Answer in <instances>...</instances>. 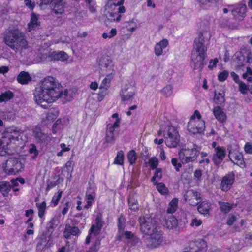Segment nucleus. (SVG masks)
<instances>
[{
  "label": "nucleus",
  "mask_w": 252,
  "mask_h": 252,
  "mask_svg": "<svg viewBox=\"0 0 252 252\" xmlns=\"http://www.w3.org/2000/svg\"><path fill=\"white\" fill-rule=\"evenodd\" d=\"M13 96L14 94L11 91H6L0 94V102H6L13 98Z\"/></svg>",
  "instance_id": "7c9ffc66"
},
{
  "label": "nucleus",
  "mask_w": 252,
  "mask_h": 252,
  "mask_svg": "<svg viewBox=\"0 0 252 252\" xmlns=\"http://www.w3.org/2000/svg\"><path fill=\"white\" fill-rule=\"evenodd\" d=\"M59 115V111L56 109H51L49 110L47 115V120L49 123H51L54 120L56 119Z\"/></svg>",
  "instance_id": "e433bc0d"
},
{
  "label": "nucleus",
  "mask_w": 252,
  "mask_h": 252,
  "mask_svg": "<svg viewBox=\"0 0 252 252\" xmlns=\"http://www.w3.org/2000/svg\"><path fill=\"white\" fill-rule=\"evenodd\" d=\"M61 97H63L66 101L71 100V96L68 95V91L65 89L63 91L58 81L51 76L44 78L34 92V100L36 103L45 109L48 108L49 104Z\"/></svg>",
  "instance_id": "f257e3e1"
},
{
  "label": "nucleus",
  "mask_w": 252,
  "mask_h": 252,
  "mask_svg": "<svg viewBox=\"0 0 252 252\" xmlns=\"http://www.w3.org/2000/svg\"><path fill=\"white\" fill-rule=\"evenodd\" d=\"M122 235H123L126 239L131 240L134 236V235L131 232L128 231H122Z\"/></svg>",
  "instance_id": "bf43d9fd"
},
{
  "label": "nucleus",
  "mask_w": 252,
  "mask_h": 252,
  "mask_svg": "<svg viewBox=\"0 0 252 252\" xmlns=\"http://www.w3.org/2000/svg\"><path fill=\"white\" fill-rule=\"evenodd\" d=\"M168 45V41L167 39H163L157 43L155 47V53L156 56H159L162 55L163 50Z\"/></svg>",
  "instance_id": "b1692460"
},
{
  "label": "nucleus",
  "mask_w": 252,
  "mask_h": 252,
  "mask_svg": "<svg viewBox=\"0 0 252 252\" xmlns=\"http://www.w3.org/2000/svg\"><path fill=\"white\" fill-rule=\"evenodd\" d=\"M236 220V217L234 215H230L227 220V224L231 226Z\"/></svg>",
  "instance_id": "13d9d810"
},
{
  "label": "nucleus",
  "mask_w": 252,
  "mask_h": 252,
  "mask_svg": "<svg viewBox=\"0 0 252 252\" xmlns=\"http://www.w3.org/2000/svg\"><path fill=\"white\" fill-rule=\"evenodd\" d=\"M124 152L122 150L117 153L116 157L114 159V164L123 165L124 163Z\"/></svg>",
  "instance_id": "a19ab883"
},
{
  "label": "nucleus",
  "mask_w": 252,
  "mask_h": 252,
  "mask_svg": "<svg viewBox=\"0 0 252 252\" xmlns=\"http://www.w3.org/2000/svg\"><path fill=\"white\" fill-rule=\"evenodd\" d=\"M228 157L230 161L237 165L242 167L244 165L243 154L238 151L229 152Z\"/></svg>",
  "instance_id": "6ab92c4d"
},
{
  "label": "nucleus",
  "mask_w": 252,
  "mask_h": 252,
  "mask_svg": "<svg viewBox=\"0 0 252 252\" xmlns=\"http://www.w3.org/2000/svg\"><path fill=\"white\" fill-rule=\"evenodd\" d=\"M207 41L204 39L202 33H200L198 37L194 40L191 55L193 69H202L206 64L204 59L207 51Z\"/></svg>",
  "instance_id": "20e7f679"
},
{
  "label": "nucleus",
  "mask_w": 252,
  "mask_h": 252,
  "mask_svg": "<svg viewBox=\"0 0 252 252\" xmlns=\"http://www.w3.org/2000/svg\"><path fill=\"white\" fill-rule=\"evenodd\" d=\"M92 0H85L86 2L90 3ZM51 4L53 7V11L55 14H62L64 11V4L63 0H51Z\"/></svg>",
  "instance_id": "aec40b11"
},
{
  "label": "nucleus",
  "mask_w": 252,
  "mask_h": 252,
  "mask_svg": "<svg viewBox=\"0 0 252 252\" xmlns=\"http://www.w3.org/2000/svg\"><path fill=\"white\" fill-rule=\"evenodd\" d=\"M11 189V184L9 182L6 181L0 182V191L3 196H6Z\"/></svg>",
  "instance_id": "c85d7f7f"
},
{
  "label": "nucleus",
  "mask_w": 252,
  "mask_h": 252,
  "mask_svg": "<svg viewBox=\"0 0 252 252\" xmlns=\"http://www.w3.org/2000/svg\"><path fill=\"white\" fill-rule=\"evenodd\" d=\"M213 112L216 118L220 122H223L226 120V115L219 106L215 107L213 110Z\"/></svg>",
  "instance_id": "393cba45"
},
{
  "label": "nucleus",
  "mask_w": 252,
  "mask_h": 252,
  "mask_svg": "<svg viewBox=\"0 0 252 252\" xmlns=\"http://www.w3.org/2000/svg\"><path fill=\"white\" fill-rule=\"evenodd\" d=\"M245 151L247 153L252 154V144L247 143L244 147Z\"/></svg>",
  "instance_id": "680f3d73"
},
{
  "label": "nucleus",
  "mask_w": 252,
  "mask_h": 252,
  "mask_svg": "<svg viewBox=\"0 0 252 252\" xmlns=\"http://www.w3.org/2000/svg\"><path fill=\"white\" fill-rule=\"evenodd\" d=\"M39 25V21L38 17L35 13H32L31 15L30 22L28 24V29L29 31L34 30Z\"/></svg>",
  "instance_id": "a878e982"
},
{
  "label": "nucleus",
  "mask_w": 252,
  "mask_h": 252,
  "mask_svg": "<svg viewBox=\"0 0 252 252\" xmlns=\"http://www.w3.org/2000/svg\"><path fill=\"white\" fill-rule=\"evenodd\" d=\"M41 56L37 57V59L34 60V63H38L43 61L47 60V61H60L62 62L66 61L68 59V55L64 51H52L47 53V51L43 54L40 53Z\"/></svg>",
  "instance_id": "6e6552de"
},
{
  "label": "nucleus",
  "mask_w": 252,
  "mask_h": 252,
  "mask_svg": "<svg viewBox=\"0 0 252 252\" xmlns=\"http://www.w3.org/2000/svg\"><path fill=\"white\" fill-rule=\"evenodd\" d=\"M63 233L64 236L66 238H68L71 235L75 236L79 235L80 233V231L77 227L71 226L70 224H66Z\"/></svg>",
  "instance_id": "5701e85b"
},
{
  "label": "nucleus",
  "mask_w": 252,
  "mask_h": 252,
  "mask_svg": "<svg viewBox=\"0 0 252 252\" xmlns=\"http://www.w3.org/2000/svg\"><path fill=\"white\" fill-rule=\"evenodd\" d=\"M60 147L61 148V150L57 153L58 157L63 156L64 152H68L70 150L69 145H66L64 143H61Z\"/></svg>",
  "instance_id": "c03bdc74"
},
{
  "label": "nucleus",
  "mask_w": 252,
  "mask_h": 252,
  "mask_svg": "<svg viewBox=\"0 0 252 252\" xmlns=\"http://www.w3.org/2000/svg\"><path fill=\"white\" fill-rule=\"evenodd\" d=\"M202 224V220H197V219L195 218L192 219L191 225V226H199Z\"/></svg>",
  "instance_id": "338daca9"
},
{
  "label": "nucleus",
  "mask_w": 252,
  "mask_h": 252,
  "mask_svg": "<svg viewBox=\"0 0 252 252\" xmlns=\"http://www.w3.org/2000/svg\"><path fill=\"white\" fill-rule=\"evenodd\" d=\"M226 156V151L224 148L220 146H217L214 149L212 155V161L215 166H218L221 163Z\"/></svg>",
  "instance_id": "9b49d317"
},
{
  "label": "nucleus",
  "mask_w": 252,
  "mask_h": 252,
  "mask_svg": "<svg viewBox=\"0 0 252 252\" xmlns=\"http://www.w3.org/2000/svg\"><path fill=\"white\" fill-rule=\"evenodd\" d=\"M62 194L63 191H61L55 194V195L53 196L51 202L54 204V206H55L58 204L62 197Z\"/></svg>",
  "instance_id": "09e8293b"
},
{
  "label": "nucleus",
  "mask_w": 252,
  "mask_h": 252,
  "mask_svg": "<svg viewBox=\"0 0 252 252\" xmlns=\"http://www.w3.org/2000/svg\"><path fill=\"white\" fill-rule=\"evenodd\" d=\"M189 252H205L207 250L206 242L202 239L196 240L189 244Z\"/></svg>",
  "instance_id": "2eb2a0df"
},
{
  "label": "nucleus",
  "mask_w": 252,
  "mask_h": 252,
  "mask_svg": "<svg viewBox=\"0 0 252 252\" xmlns=\"http://www.w3.org/2000/svg\"><path fill=\"white\" fill-rule=\"evenodd\" d=\"M125 227V219L121 215L118 218V228L119 233H121V231H123Z\"/></svg>",
  "instance_id": "a18cd8bd"
},
{
  "label": "nucleus",
  "mask_w": 252,
  "mask_h": 252,
  "mask_svg": "<svg viewBox=\"0 0 252 252\" xmlns=\"http://www.w3.org/2000/svg\"><path fill=\"white\" fill-rule=\"evenodd\" d=\"M28 153L32 155L31 158L32 159H35L38 155L39 152L36 146L34 144H31L28 148Z\"/></svg>",
  "instance_id": "c9c22d12"
},
{
  "label": "nucleus",
  "mask_w": 252,
  "mask_h": 252,
  "mask_svg": "<svg viewBox=\"0 0 252 252\" xmlns=\"http://www.w3.org/2000/svg\"><path fill=\"white\" fill-rule=\"evenodd\" d=\"M233 8V4H227L222 9L223 14H227L229 11L232 12Z\"/></svg>",
  "instance_id": "0e129e2a"
},
{
  "label": "nucleus",
  "mask_w": 252,
  "mask_h": 252,
  "mask_svg": "<svg viewBox=\"0 0 252 252\" xmlns=\"http://www.w3.org/2000/svg\"><path fill=\"white\" fill-rule=\"evenodd\" d=\"M229 72L227 70H223L218 75V79L221 82L225 81L228 77Z\"/></svg>",
  "instance_id": "603ef678"
},
{
  "label": "nucleus",
  "mask_w": 252,
  "mask_h": 252,
  "mask_svg": "<svg viewBox=\"0 0 252 252\" xmlns=\"http://www.w3.org/2000/svg\"><path fill=\"white\" fill-rule=\"evenodd\" d=\"M9 71V67L6 66H0V74H4Z\"/></svg>",
  "instance_id": "774afa93"
},
{
  "label": "nucleus",
  "mask_w": 252,
  "mask_h": 252,
  "mask_svg": "<svg viewBox=\"0 0 252 252\" xmlns=\"http://www.w3.org/2000/svg\"><path fill=\"white\" fill-rule=\"evenodd\" d=\"M23 130L18 127L7 128L0 138V155H10L16 152L21 139L19 136Z\"/></svg>",
  "instance_id": "7ed1b4c3"
},
{
  "label": "nucleus",
  "mask_w": 252,
  "mask_h": 252,
  "mask_svg": "<svg viewBox=\"0 0 252 252\" xmlns=\"http://www.w3.org/2000/svg\"><path fill=\"white\" fill-rule=\"evenodd\" d=\"M149 163L151 169H155L158 165V160L156 157H152L149 159Z\"/></svg>",
  "instance_id": "de8ad7c7"
},
{
  "label": "nucleus",
  "mask_w": 252,
  "mask_h": 252,
  "mask_svg": "<svg viewBox=\"0 0 252 252\" xmlns=\"http://www.w3.org/2000/svg\"><path fill=\"white\" fill-rule=\"evenodd\" d=\"M163 136L167 147L175 148L179 144L180 135L175 127L171 126H167L163 131Z\"/></svg>",
  "instance_id": "423d86ee"
},
{
  "label": "nucleus",
  "mask_w": 252,
  "mask_h": 252,
  "mask_svg": "<svg viewBox=\"0 0 252 252\" xmlns=\"http://www.w3.org/2000/svg\"><path fill=\"white\" fill-rule=\"evenodd\" d=\"M210 206L211 205L209 202L203 201L197 206V210L200 213L207 215L209 213Z\"/></svg>",
  "instance_id": "cd10ccee"
},
{
  "label": "nucleus",
  "mask_w": 252,
  "mask_h": 252,
  "mask_svg": "<svg viewBox=\"0 0 252 252\" xmlns=\"http://www.w3.org/2000/svg\"><path fill=\"white\" fill-rule=\"evenodd\" d=\"M5 172L8 175H16L21 172L24 168V163L19 158H11L2 165Z\"/></svg>",
  "instance_id": "0eeeda50"
},
{
  "label": "nucleus",
  "mask_w": 252,
  "mask_h": 252,
  "mask_svg": "<svg viewBox=\"0 0 252 252\" xmlns=\"http://www.w3.org/2000/svg\"><path fill=\"white\" fill-rule=\"evenodd\" d=\"M234 179L235 176L233 173L226 174L224 176L220 184L221 190L224 192L228 191L232 187Z\"/></svg>",
  "instance_id": "dca6fc26"
},
{
  "label": "nucleus",
  "mask_w": 252,
  "mask_h": 252,
  "mask_svg": "<svg viewBox=\"0 0 252 252\" xmlns=\"http://www.w3.org/2000/svg\"><path fill=\"white\" fill-rule=\"evenodd\" d=\"M36 206L38 210V215L42 219V221H43L44 220V216L47 208L46 203L45 201L41 203H36Z\"/></svg>",
  "instance_id": "bb28decb"
},
{
  "label": "nucleus",
  "mask_w": 252,
  "mask_h": 252,
  "mask_svg": "<svg viewBox=\"0 0 252 252\" xmlns=\"http://www.w3.org/2000/svg\"><path fill=\"white\" fill-rule=\"evenodd\" d=\"M225 94L223 91L217 92H215L214 101L217 105H222L225 102Z\"/></svg>",
  "instance_id": "c756f323"
},
{
  "label": "nucleus",
  "mask_w": 252,
  "mask_h": 252,
  "mask_svg": "<svg viewBox=\"0 0 252 252\" xmlns=\"http://www.w3.org/2000/svg\"><path fill=\"white\" fill-rule=\"evenodd\" d=\"M135 94L134 89L130 85H126L122 88L121 93L122 101L124 102H131Z\"/></svg>",
  "instance_id": "ddd939ff"
},
{
  "label": "nucleus",
  "mask_w": 252,
  "mask_h": 252,
  "mask_svg": "<svg viewBox=\"0 0 252 252\" xmlns=\"http://www.w3.org/2000/svg\"><path fill=\"white\" fill-rule=\"evenodd\" d=\"M162 169L160 168H157L154 175L155 177L159 179H161L162 177Z\"/></svg>",
  "instance_id": "052dcab7"
},
{
  "label": "nucleus",
  "mask_w": 252,
  "mask_h": 252,
  "mask_svg": "<svg viewBox=\"0 0 252 252\" xmlns=\"http://www.w3.org/2000/svg\"><path fill=\"white\" fill-rule=\"evenodd\" d=\"M239 85V89L241 93L243 94H246L248 90V87L244 82L242 81L237 83Z\"/></svg>",
  "instance_id": "3c124183"
},
{
  "label": "nucleus",
  "mask_w": 252,
  "mask_h": 252,
  "mask_svg": "<svg viewBox=\"0 0 252 252\" xmlns=\"http://www.w3.org/2000/svg\"><path fill=\"white\" fill-rule=\"evenodd\" d=\"M121 123V118H117V119H115V122L111 126V129H115L116 128H118L119 127Z\"/></svg>",
  "instance_id": "e2e57ef3"
},
{
  "label": "nucleus",
  "mask_w": 252,
  "mask_h": 252,
  "mask_svg": "<svg viewBox=\"0 0 252 252\" xmlns=\"http://www.w3.org/2000/svg\"><path fill=\"white\" fill-rule=\"evenodd\" d=\"M110 86V76L107 75L106 77L102 80L100 86V90L102 93L104 90H107Z\"/></svg>",
  "instance_id": "4c0bfd02"
},
{
  "label": "nucleus",
  "mask_w": 252,
  "mask_h": 252,
  "mask_svg": "<svg viewBox=\"0 0 252 252\" xmlns=\"http://www.w3.org/2000/svg\"><path fill=\"white\" fill-rule=\"evenodd\" d=\"M96 225H93L90 230L89 234L86 238V243L89 244L91 241H95V244L87 252H97L99 249V241L97 236L99 234L101 227L100 222L97 219Z\"/></svg>",
  "instance_id": "1a4fd4ad"
},
{
  "label": "nucleus",
  "mask_w": 252,
  "mask_h": 252,
  "mask_svg": "<svg viewBox=\"0 0 252 252\" xmlns=\"http://www.w3.org/2000/svg\"><path fill=\"white\" fill-rule=\"evenodd\" d=\"M74 163L73 161L69 160L64 164L62 171L63 176L70 180L72 177V173L73 171Z\"/></svg>",
  "instance_id": "4be33fe9"
},
{
  "label": "nucleus",
  "mask_w": 252,
  "mask_h": 252,
  "mask_svg": "<svg viewBox=\"0 0 252 252\" xmlns=\"http://www.w3.org/2000/svg\"><path fill=\"white\" fill-rule=\"evenodd\" d=\"M128 202L130 209L135 211L138 210V201L136 196L130 195L129 197Z\"/></svg>",
  "instance_id": "473e14b6"
},
{
  "label": "nucleus",
  "mask_w": 252,
  "mask_h": 252,
  "mask_svg": "<svg viewBox=\"0 0 252 252\" xmlns=\"http://www.w3.org/2000/svg\"><path fill=\"white\" fill-rule=\"evenodd\" d=\"M162 94L168 97L170 96L173 93V88L170 85L166 86L162 90Z\"/></svg>",
  "instance_id": "49530a36"
},
{
  "label": "nucleus",
  "mask_w": 252,
  "mask_h": 252,
  "mask_svg": "<svg viewBox=\"0 0 252 252\" xmlns=\"http://www.w3.org/2000/svg\"><path fill=\"white\" fill-rule=\"evenodd\" d=\"M184 198L185 200L189 202V204L192 206L197 205L201 200L200 193L193 190L188 191L184 195Z\"/></svg>",
  "instance_id": "f3484780"
},
{
  "label": "nucleus",
  "mask_w": 252,
  "mask_h": 252,
  "mask_svg": "<svg viewBox=\"0 0 252 252\" xmlns=\"http://www.w3.org/2000/svg\"><path fill=\"white\" fill-rule=\"evenodd\" d=\"M125 0H111L113 4L115 6H119L117 11L115 13H111V17L113 18L114 21L119 22L121 18V13L125 12L126 9L124 6H122Z\"/></svg>",
  "instance_id": "a211bd4d"
},
{
  "label": "nucleus",
  "mask_w": 252,
  "mask_h": 252,
  "mask_svg": "<svg viewBox=\"0 0 252 252\" xmlns=\"http://www.w3.org/2000/svg\"><path fill=\"white\" fill-rule=\"evenodd\" d=\"M11 187H18L19 186V183H21V184H24L25 183V180L22 178H17L15 179H12L11 180Z\"/></svg>",
  "instance_id": "8fccbe9b"
},
{
  "label": "nucleus",
  "mask_w": 252,
  "mask_h": 252,
  "mask_svg": "<svg viewBox=\"0 0 252 252\" xmlns=\"http://www.w3.org/2000/svg\"><path fill=\"white\" fill-rule=\"evenodd\" d=\"M129 243L131 245L136 246L141 243V241L139 238L134 235V236L130 240Z\"/></svg>",
  "instance_id": "6e6d98bb"
},
{
  "label": "nucleus",
  "mask_w": 252,
  "mask_h": 252,
  "mask_svg": "<svg viewBox=\"0 0 252 252\" xmlns=\"http://www.w3.org/2000/svg\"><path fill=\"white\" fill-rule=\"evenodd\" d=\"M246 5L242 3L233 5L232 14L234 18L238 21H242L246 16Z\"/></svg>",
  "instance_id": "f8f14e48"
},
{
  "label": "nucleus",
  "mask_w": 252,
  "mask_h": 252,
  "mask_svg": "<svg viewBox=\"0 0 252 252\" xmlns=\"http://www.w3.org/2000/svg\"><path fill=\"white\" fill-rule=\"evenodd\" d=\"M171 163L174 166L176 171L177 172H179L180 171V168L182 167V164L180 162H178V159L176 158L172 159Z\"/></svg>",
  "instance_id": "864d4df0"
},
{
  "label": "nucleus",
  "mask_w": 252,
  "mask_h": 252,
  "mask_svg": "<svg viewBox=\"0 0 252 252\" xmlns=\"http://www.w3.org/2000/svg\"><path fill=\"white\" fill-rule=\"evenodd\" d=\"M218 62V60L217 58H215L213 60H211L209 62V64L208 65V68L212 70L216 66L217 63Z\"/></svg>",
  "instance_id": "4d7b16f0"
},
{
  "label": "nucleus",
  "mask_w": 252,
  "mask_h": 252,
  "mask_svg": "<svg viewBox=\"0 0 252 252\" xmlns=\"http://www.w3.org/2000/svg\"><path fill=\"white\" fill-rule=\"evenodd\" d=\"M219 204L221 211L224 214L228 213L234 207V204H231L228 202L220 201Z\"/></svg>",
  "instance_id": "72a5a7b5"
},
{
  "label": "nucleus",
  "mask_w": 252,
  "mask_h": 252,
  "mask_svg": "<svg viewBox=\"0 0 252 252\" xmlns=\"http://www.w3.org/2000/svg\"><path fill=\"white\" fill-rule=\"evenodd\" d=\"M236 57L235 62L238 66H242L245 61V57L241 52L236 53L235 55Z\"/></svg>",
  "instance_id": "37998d69"
},
{
  "label": "nucleus",
  "mask_w": 252,
  "mask_h": 252,
  "mask_svg": "<svg viewBox=\"0 0 252 252\" xmlns=\"http://www.w3.org/2000/svg\"><path fill=\"white\" fill-rule=\"evenodd\" d=\"M25 5L31 10H33L35 7V3L33 0H24Z\"/></svg>",
  "instance_id": "5fc2aeb1"
},
{
  "label": "nucleus",
  "mask_w": 252,
  "mask_h": 252,
  "mask_svg": "<svg viewBox=\"0 0 252 252\" xmlns=\"http://www.w3.org/2000/svg\"><path fill=\"white\" fill-rule=\"evenodd\" d=\"M33 135L38 142L44 144H48L52 140V136L50 134L44 133L40 128L37 126L33 128Z\"/></svg>",
  "instance_id": "9d476101"
},
{
  "label": "nucleus",
  "mask_w": 252,
  "mask_h": 252,
  "mask_svg": "<svg viewBox=\"0 0 252 252\" xmlns=\"http://www.w3.org/2000/svg\"><path fill=\"white\" fill-rule=\"evenodd\" d=\"M4 43L16 52L22 55L23 50L29 49L30 46L24 34L17 30H10L4 36Z\"/></svg>",
  "instance_id": "39448f33"
},
{
  "label": "nucleus",
  "mask_w": 252,
  "mask_h": 252,
  "mask_svg": "<svg viewBox=\"0 0 252 252\" xmlns=\"http://www.w3.org/2000/svg\"><path fill=\"white\" fill-rule=\"evenodd\" d=\"M178 220L173 215L170 214L165 217L164 226L168 229H174L178 226Z\"/></svg>",
  "instance_id": "412c9836"
},
{
  "label": "nucleus",
  "mask_w": 252,
  "mask_h": 252,
  "mask_svg": "<svg viewBox=\"0 0 252 252\" xmlns=\"http://www.w3.org/2000/svg\"><path fill=\"white\" fill-rule=\"evenodd\" d=\"M127 158L130 165H133L137 159V156L135 151L133 150L129 151L127 153Z\"/></svg>",
  "instance_id": "ea45409f"
},
{
  "label": "nucleus",
  "mask_w": 252,
  "mask_h": 252,
  "mask_svg": "<svg viewBox=\"0 0 252 252\" xmlns=\"http://www.w3.org/2000/svg\"><path fill=\"white\" fill-rule=\"evenodd\" d=\"M95 197V195L94 193H89L88 192H87L86 197V204L84 206L85 208L88 209L92 205L94 201Z\"/></svg>",
  "instance_id": "f704fd0d"
},
{
  "label": "nucleus",
  "mask_w": 252,
  "mask_h": 252,
  "mask_svg": "<svg viewBox=\"0 0 252 252\" xmlns=\"http://www.w3.org/2000/svg\"><path fill=\"white\" fill-rule=\"evenodd\" d=\"M188 131L192 134L201 133L205 130V122L199 121L197 122L190 121L188 124Z\"/></svg>",
  "instance_id": "4468645a"
},
{
  "label": "nucleus",
  "mask_w": 252,
  "mask_h": 252,
  "mask_svg": "<svg viewBox=\"0 0 252 252\" xmlns=\"http://www.w3.org/2000/svg\"><path fill=\"white\" fill-rule=\"evenodd\" d=\"M178 205V199L177 198H174L169 204V207L167 209V212L168 213L172 214L177 209Z\"/></svg>",
  "instance_id": "58836bf2"
},
{
  "label": "nucleus",
  "mask_w": 252,
  "mask_h": 252,
  "mask_svg": "<svg viewBox=\"0 0 252 252\" xmlns=\"http://www.w3.org/2000/svg\"><path fill=\"white\" fill-rule=\"evenodd\" d=\"M158 190L162 195H166L168 193V189L165 185L162 183H158L157 185Z\"/></svg>",
  "instance_id": "79ce46f5"
},
{
  "label": "nucleus",
  "mask_w": 252,
  "mask_h": 252,
  "mask_svg": "<svg viewBox=\"0 0 252 252\" xmlns=\"http://www.w3.org/2000/svg\"><path fill=\"white\" fill-rule=\"evenodd\" d=\"M31 77L29 74L26 72H21L17 77L18 81L21 84H27L31 80Z\"/></svg>",
  "instance_id": "2f4dec72"
},
{
  "label": "nucleus",
  "mask_w": 252,
  "mask_h": 252,
  "mask_svg": "<svg viewBox=\"0 0 252 252\" xmlns=\"http://www.w3.org/2000/svg\"><path fill=\"white\" fill-rule=\"evenodd\" d=\"M141 231L149 236L147 245L151 248L158 247L162 242V234L155 219L150 217H140Z\"/></svg>",
  "instance_id": "f03ea898"
},
{
  "label": "nucleus",
  "mask_w": 252,
  "mask_h": 252,
  "mask_svg": "<svg viewBox=\"0 0 252 252\" xmlns=\"http://www.w3.org/2000/svg\"><path fill=\"white\" fill-rule=\"evenodd\" d=\"M195 156L196 155L195 154L193 157H192L191 156L186 157L184 161V163H187L195 160Z\"/></svg>",
  "instance_id": "69168bd1"
}]
</instances>
